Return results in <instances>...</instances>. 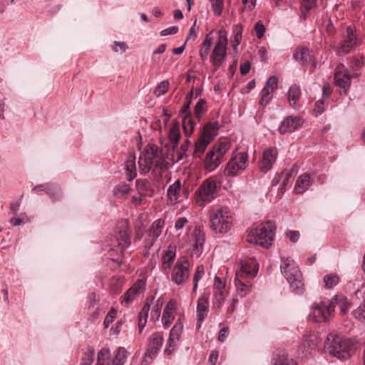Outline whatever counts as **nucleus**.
Here are the masks:
<instances>
[{
  "label": "nucleus",
  "instance_id": "f257e3e1",
  "mask_svg": "<svg viewBox=\"0 0 365 365\" xmlns=\"http://www.w3.org/2000/svg\"><path fill=\"white\" fill-rule=\"evenodd\" d=\"M108 258L115 263L112 268L116 269L123 262L124 252L130 245L129 221L122 219L118 222L114 234L108 237Z\"/></svg>",
  "mask_w": 365,
  "mask_h": 365
},
{
  "label": "nucleus",
  "instance_id": "f03ea898",
  "mask_svg": "<svg viewBox=\"0 0 365 365\" xmlns=\"http://www.w3.org/2000/svg\"><path fill=\"white\" fill-rule=\"evenodd\" d=\"M324 349L331 356L339 359H349L354 353L356 346L354 342L336 333H329L324 343Z\"/></svg>",
  "mask_w": 365,
  "mask_h": 365
},
{
  "label": "nucleus",
  "instance_id": "7ed1b4c3",
  "mask_svg": "<svg viewBox=\"0 0 365 365\" xmlns=\"http://www.w3.org/2000/svg\"><path fill=\"white\" fill-rule=\"evenodd\" d=\"M280 269L289 284L292 291L297 294L302 293L304 291L302 274L294 260L287 257H282Z\"/></svg>",
  "mask_w": 365,
  "mask_h": 365
},
{
  "label": "nucleus",
  "instance_id": "20e7f679",
  "mask_svg": "<svg viewBox=\"0 0 365 365\" xmlns=\"http://www.w3.org/2000/svg\"><path fill=\"white\" fill-rule=\"evenodd\" d=\"M276 225L272 220H267L252 230L248 235L247 242L269 248L274 240Z\"/></svg>",
  "mask_w": 365,
  "mask_h": 365
},
{
  "label": "nucleus",
  "instance_id": "39448f33",
  "mask_svg": "<svg viewBox=\"0 0 365 365\" xmlns=\"http://www.w3.org/2000/svg\"><path fill=\"white\" fill-rule=\"evenodd\" d=\"M219 185L213 178L206 179L195 192L197 202L202 205L210 202L215 197Z\"/></svg>",
  "mask_w": 365,
  "mask_h": 365
},
{
  "label": "nucleus",
  "instance_id": "423d86ee",
  "mask_svg": "<svg viewBox=\"0 0 365 365\" xmlns=\"http://www.w3.org/2000/svg\"><path fill=\"white\" fill-rule=\"evenodd\" d=\"M227 31L221 29L219 31L218 39L212 51L210 61L215 69L220 68L227 56Z\"/></svg>",
  "mask_w": 365,
  "mask_h": 365
},
{
  "label": "nucleus",
  "instance_id": "0eeeda50",
  "mask_svg": "<svg viewBox=\"0 0 365 365\" xmlns=\"http://www.w3.org/2000/svg\"><path fill=\"white\" fill-rule=\"evenodd\" d=\"M359 44V40L356 36V31L351 27L348 26L343 40L336 48L337 56L348 54Z\"/></svg>",
  "mask_w": 365,
  "mask_h": 365
},
{
  "label": "nucleus",
  "instance_id": "6e6552de",
  "mask_svg": "<svg viewBox=\"0 0 365 365\" xmlns=\"http://www.w3.org/2000/svg\"><path fill=\"white\" fill-rule=\"evenodd\" d=\"M210 222V227L215 232L226 233L232 226V218L227 212L218 210L211 216Z\"/></svg>",
  "mask_w": 365,
  "mask_h": 365
},
{
  "label": "nucleus",
  "instance_id": "1a4fd4ad",
  "mask_svg": "<svg viewBox=\"0 0 365 365\" xmlns=\"http://www.w3.org/2000/svg\"><path fill=\"white\" fill-rule=\"evenodd\" d=\"M163 342V334L160 332L153 333L149 338L148 349L141 361V365H148L157 355Z\"/></svg>",
  "mask_w": 365,
  "mask_h": 365
},
{
  "label": "nucleus",
  "instance_id": "9d476101",
  "mask_svg": "<svg viewBox=\"0 0 365 365\" xmlns=\"http://www.w3.org/2000/svg\"><path fill=\"white\" fill-rule=\"evenodd\" d=\"M190 276V263L186 257L179 259L173 269L171 274L172 281L180 285L183 284Z\"/></svg>",
  "mask_w": 365,
  "mask_h": 365
},
{
  "label": "nucleus",
  "instance_id": "9b49d317",
  "mask_svg": "<svg viewBox=\"0 0 365 365\" xmlns=\"http://www.w3.org/2000/svg\"><path fill=\"white\" fill-rule=\"evenodd\" d=\"M247 154L239 153L231 158L227 163L224 173L225 175L235 177L238 175L246 168Z\"/></svg>",
  "mask_w": 365,
  "mask_h": 365
},
{
  "label": "nucleus",
  "instance_id": "f8f14e48",
  "mask_svg": "<svg viewBox=\"0 0 365 365\" xmlns=\"http://www.w3.org/2000/svg\"><path fill=\"white\" fill-rule=\"evenodd\" d=\"M125 352L126 350L124 348L120 347L118 349L115 357L110 359L109 357L110 351L103 348L98 354L96 365H122L123 363V358L125 357L124 353Z\"/></svg>",
  "mask_w": 365,
  "mask_h": 365
},
{
  "label": "nucleus",
  "instance_id": "ddd939ff",
  "mask_svg": "<svg viewBox=\"0 0 365 365\" xmlns=\"http://www.w3.org/2000/svg\"><path fill=\"white\" fill-rule=\"evenodd\" d=\"M328 304L329 303L325 301H322L319 304H313L312 313L308 315L309 320H312L317 323L329 322L334 315L328 314Z\"/></svg>",
  "mask_w": 365,
  "mask_h": 365
},
{
  "label": "nucleus",
  "instance_id": "4468645a",
  "mask_svg": "<svg viewBox=\"0 0 365 365\" xmlns=\"http://www.w3.org/2000/svg\"><path fill=\"white\" fill-rule=\"evenodd\" d=\"M303 123L304 120L301 117L289 115L281 122L278 131L282 135L292 133L301 128Z\"/></svg>",
  "mask_w": 365,
  "mask_h": 365
},
{
  "label": "nucleus",
  "instance_id": "2eb2a0df",
  "mask_svg": "<svg viewBox=\"0 0 365 365\" xmlns=\"http://www.w3.org/2000/svg\"><path fill=\"white\" fill-rule=\"evenodd\" d=\"M277 149L274 147H269L263 151L262 158L259 163V170L266 173L272 169L273 164L277 158Z\"/></svg>",
  "mask_w": 365,
  "mask_h": 365
},
{
  "label": "nucleus",
  "instance_id": "dca6fc26",
  "mask_svg": "<svg viewBox=\"0 0 365 365\" xmlns=\"http://www.w3.org/2000/svg\"><path fill=\"white\" fill-rule=\"evenodd\" d=\"M334 79L336 86L343 88L346 94L350 88L351 79L349 71L345 68L344 65L340 64L336 68Z\"/></svg>",
  "mask_w": 365,
  "mask_h": 365
},
{
  "label": "nucleus",
  "instance_id": "f3484780",
  "mask_svg": "<svg viewBox=\"0 0 365 365\" xmlns=\"http://www.w3.org/2000/svg\"><path fill=\"white\" fill-rule=\"evenodd\" d=\"M145 280L143 279H138L123 294L122 304L124 305L130 304L140 292L145 289Z\"/></svg>",
  "mask_w": 365,
  "mask_h": 365
},
{
  "label": "nucleus",
  "instance_id": "a211bd4d",
  "mask_svg": "<svg viewBox=\"0 0 365 365\" xmlns=\"http://www.w3.org/2000/svg\"><path fill=\"white\" fill-rule=\"evenodd\" d=\"M336 306H339L341 312L344 314L350 307V303L347 298L343 295H335L331 298L327 307V312L329 314H334Z\"/></svg>",
  "mask_w": 365,
  "mask_h": 365
},
{
  "label": "nucleus",
  "instance_id": "6ab92c4d",
  "mask_svg": "<svg viewBox=\"0 0 365 365\" xmlns=\"http://www.w3.org/2000/svg\"><path fill=\"white\" fill-rule=\"evenodd\" d=\"M208 298L207 295L204 294L198 299L197 305V328L200 329L202 322L207 314L208 312Z\"/></svg>",
  "mask_w": 365,
  "mask_h": 365
},
{
  "label": "nucleus",
  "instance_id": "aec40b11",
  "mask_svg": "<svg viewBox=\"0 0 365 365\" xmlns=\"http://www.w3.org/2000/svg\"><path fill=\"white\" fill-rule=\"evenodd\" d=\"M176 256L175 246L170 245L168 249L164 252L162 256V269L165 273H168L175 261Z\"/></svg>",
  "mask_w": 365,
  "mask_h": 365
},
{
  "label": "nucleus",
  "instance_id": "412c9836",
  "mask_svg": "<svg viewBox=\"0 0 365 365\" xmlns=\"http://www.w3.org/2000/svg\"><path fill=\"white\" fill-rule=\"evenodd\" d=\"M222 159L212 150H209L204 160V167L207 171L215 170L222 162Z\"/></svg>",
  "mask_w": 365,
  "mask_h": 365
},
{
  "label": "nucleus",
  "instance_id": "4be33fe9",
  "mask_svg": "<svg viewBox=\"0 0 365 365\" xmlns=\"http://www.w3.org/2000/svg\"><path fill=\"white\" fill-rule=\"evenodd\" d=\"M153 299L154 297H152L150 299L147 298L145 299L143 307H142L140 312L138 314V329L140 334L142 333L143 329L146 325L148 313L150 309V303L153 301Z\"/></svg>",
  "mask_w": 365,
  "mask_h": 365
},
{
  "label": "nucleus",
  "instance_id": "5701e85b",
  "mask_svg": "<svg viewBox=\"0 0 365 365\" xmlns=\"http://www.w3.org/2000/svg\"><path fill=\"white\" fill-rule=\"evenodd\" d=\"M220 125L217 121L208 122L205 124L201 135L212 141L219 132Z\"/></svg>",
  "mask_w": 365,
  "mask_h": 365
},
{
  "label": "nucleus",
  "instance_id": "b1692460",
  "mask_svg": "<svg viewBox=\"0 0 365 365\" xmlns=\"http://www.w3.org/2000/svg\"><path fill=\"white\" fill-rule=\"evenodd\" d=\"M242 271L252 278L255 277L258 272V264L255 258H249L241 266Z\"/></svg>",
  "mask_w": 365,
  "mask_h": 365
},
{
  "label": "nucleus",
  "instance_id": "393cba45",
  "mask_svg": "<svg viewBox=\"0 0 365 365\" xmlns=\"http://www.w3.org/2000/svg\"><path fill=\"white\" fill-rule=\"evenodd\" d=\"M312 185V180L308 174L300 175L296 182L294 190L297 194H302Z\"/></svg>",
  "mask_w": 365,
  "mask_h": 365
},
{
  "label": "nucleus",
  "instance_id": "a878e982",
  "mask_svg": "<svg viewBox=\"0 0 365 365\" xmlns=\"http://www.w3.org/2000/svg\"><path fill=\"white\" fill-rule=\"evenodd\" d=\"M301 98L300 86L297 84L292 85L288 91V102L290 106L296 108L298 106V103Z\"/></svg>",
  "mask_w": 365,
  "mask_h": 365
},
{
  "label": "nucleus",
  "instance_id": "bb28decb",
  "mask_svg": "<svg viewBox=\"0 0 365 365\" xmlns=\"http://www.w3.org/2000/svg\"><path fill=\"white\" fill-rule=\"evenodd\" d=\"M293 58L296 61L301 62L303 66H307L311 62L312 56L309 48L302 47L294 53Z\"/></svg>",
  "mask_w": 365,
  "mask_h": 365
},
{
  "label": "nucleus",
  "instance_id": "cd10ccee",
  "mask_svg": "<svg viewBox=\"0 0 365 365\" xmlns=\"http://www.w3.org/2000/svg\"><path fill=\"white\" fill-rule=\"evenodd\" d=\"M135 187L141 196H150L153 194V190L150 187V182L145 179H138L135 180Z\"/></svg>",
  "mask_w": 365,
  "mask_h": 365
},
{
  "label": "nucleus",
  "instance_id": "c85d7f7f",
  "mask_svg": "<svg viewBox=\"0 0 365 365\" xmlns=\"http://www.w3.org/2000/svg\"><path fill=\"white\" fill-rule=\"evenodd\" d=\"M192 113H188L182 117V129L186 137H190L195 128L196 121Z\"/></svg>",
  "mask_w": 365,
  "mask_h": 365
},
{
  "label": "nucleus",
  "instance_id": "c756f323",
  "mask_svg": "<svg viewBox=\"0 0 365 365\" xmlns=\"http://www.w3.org/2000/svg\"><path fill=\"white\" fill-rule=\"evenodd\" d=\"M46 193L53 202L58 201L63 197V190L61 187L53 182H48Z\"/></svg>",
  "mask_w": 365,
  "mask_h": 365
},
{
  "label": "nucleus",
  "instance_id": "7c9ffc66",
  "mask_svg": "<svg viewBox=\"0 0 365 365\" xmlns=\"http://www.w3.org/2000/svg\"><path fill=\"white\" fill-rule=\"evenodd\" d=\"M230 143L227 139H220L211 149L222 160L225 154L229 150Z\"/></svg>",
  "mask_w": 365,
  "mask_h": 365
},
{
  "label": "nucleus",
  "instance_id": "2f4dec72",
  "mask_svg": "<svg viewBox=\"0 0 365 365\" xmlns=\"http://www.w3.org/2000/svg\"><path fill=\"white\" fill-rule=\"evenodd\" d=\"M164 225V221L159 219L154 221L148 231V237L156 241L162 233V229Z\"/></svg>",
  "mask_w": 365,
  "mask_h": 365
},
{
  "label": "nucleus",
  "instance_id": "473e14b6",
  "mask_svg": "<svg viewBox=\"0 0 365 365\" xmlns=\"http://www.w3.org/2000/svg\"><path fill=\"white\" fill-rule=\"evenodd\" d=\"M273 360L274 365H295L294 360L289 358L284 351H278Z\"/></svg>",
  "mask_w": 365,
  "mask_h": 365
},
{
  "label": "nucleus",
  "instance_id": "72a5a7b5",
  "mask_svg": "<svg viewBox=\"0 0 365 365\" xmlns=\"http://www.w3.org/2000/svg\"><path fill=\"white\" fill-rule=\"evenodd\" d=\"M317 6V2L312 1H302L300 10V20L302 21H305L307 19V15L309 12Z\"/></svg>",
  "mask_w": 365,
  "mask_h": 365
},
{
  "label": "nucleus",
  "instance_id": "f704fd0d",
  "mask_svg": "<svg viewBox=\"0 0 365 365\" xmlns=\"http://www.w3.org/2000/svg\"><path fill=\"white\" fill-rule=\"evenodd\" d=\"M180 187L181 184L180 180H177L173 184L169 186L167 191V195L171 201H176L178 199Z\"/></svg>",
  "mask_w": 365,
  "mask_h": 365
},
{
  "label": "nucleus",
  "instance_id": "c9c22d12",
  "mask_svg": "<svg viewBox=\"0 0 365 365\" xmlns=\"http://www.w3.org/2000/svg\"><path fill=\"white\" fill-rule=\"evenodd\" d=\"M183 324L179 319L175 324L174 327L171 329L169 339L170 341H178L180 339L182 332Z\"/></svg>",
  "mask_w": 365,
  "mask_h": 365
},
{
  "label": "nucleus",
  "instance_id": "e433bc0d",
  "mask_svg": "<svg viewBox=\"0 0 365 365\" xmlns=\"http://www.w3.org/2000/svg\"><path fill=\"white\" fill-rule=\"evenodd\" d=\"M232 32L234 35V43L232 47L234 50H237L242 41L243 32L242 25L241 24H235L232 26Z\"/></svg>",
  "mask_w": 365,
  "mask_h": 365
},
{
  "label": "nucleus",
  "instance_id": "4c0bfd02",
  "mask_svg": "<svg viewBox=\"0 0 365 365\" xmlns=\"http://www.w3.org/2000/svg\"><path fill=\"white\" fill-rule=\"evenodd\" d=\"M163 304L164 300L162 297L156 300L150 313V320L155 322L159 319Z\"/></svg>",
  "mask_w": 365,
  "mask_h": 365
},
{
  "label": "nucleus",
  "instance_id": "58836bf2",
  "mask_svg": "<svg viewBox=\"0 0 365 365\" xmlns=\"http://www.w3.org/2000/svg\"><path fill=\"white\" fill-rule=\"evenodd\" d=\"M206 101L204 98H200L198 102L195 104L194 108V115L197 122L200 120L202 114L207 111Z\"/></svg>",
  "mask_w": 365,
  "mask_h": 365
},
{
  "label": "nucleus",
  "instance_id": "ea45409f",
  "mask_svg": "<svg viewBox=\"0 0 365 365\" xmlns=\"http://www.w3.org/2000/svg\"><path fill=\"white\" fill-rule=\"evenodd\" d=\"M323 282L326 289H332L339 283V277L336 274H328L324 277Z\"/></svg>",
  "mask_w": 365,
  "mask_h": 365
},
{
  "label": "nucleus",
  "instance_id": "a19ab883",
  "mask_svg": "<svg viewBox=\"0 0 365 365\" xmlns=\"http://www.w3.org/2000/svg\"><path fill=\"white\" fill-rule=\"evenodd\" d=\"M130 190V187L128 184L120 182L113 189V195L118 197H123L125 195L128 194Z\"/></svg>",
  "mask_w": 365,
  "mask_h": 365
},
{
  "label": "nucleus",
  "instance_id": "79ce46f5",
  "mask_svg": "<svg viewBox=\"0 0 365 365\" xmlns=\"http://www.w3.org/2000/svg\"><path fill=\"white\" fill-rule=\"evenodd\" d=\"M150 151L148 152V159L149 160V162L164 157L163 149L161 148L153 145L150 147Z\"/></svg>",
  "mask_w": 365,
  "mask_h": 365
},
{
  "label": "nucleus",
  "instance_id": "37998d69",
  "mask_svg": "<svg viewBox=\"0 0 365 365\" xmlns=\"http://www.w3.org/2000/svg\"><path fill=\"white\" fill-rule=\"evenodd\" d=\"M169 140L174 144L173 148L178 145L180 139V133L178 125H174L170 129L169 132Z\"/></svg>",
  "mask_w": 365,
  "mask_h": 365
},
{
  "label": "nucleus",
  "instance_id": "c03bdc74",
  "mask_svg": "<svg viewBox=\"0 0 365 365\" xmlns=\"http://www.w3.org/2000/svg\"><path fill=\"white\" fill-rule=\"evenodd\" d=\"M126 172H136L135 155L134 152H130L125 162Z\"/></svg>",
  "mask_w": 365,
  "mask_h": 365
},
{
  "label": "nucleus",
  "instance_id": "a18cd8bd",
  "mask_svg": "<svg viewBox=\"0 0 365 365\" xmlns=\"http://www.w3.org/2000/svg\"><path fill=\"white\" fill-rule=\"evenodd\" d=\"M319 341L320 340L319 339L317 335L313 333L306 336L304 344V346H307L310 350H312L315 349Z\"/></svg>",
  "mask_w": 365,
  "mask_h": 365
},
{
  "label": "nucleus",
  "instance_id": "49530a36",
  "mask_svg": "<svg viewBox=\"0 0 365 365\" xmlns=\"http://www.w3.org/2000/svg\"><path fill=\"white\" fill-rule=\"evenodd\" d=\"M94 349L91 346L86 348L83 354L81 361L83 365H91L93 361Z\"/></svg>",
  "mask_w": 365,
  "mask_h": 365
},
{
  "label": "nucleus",
  "instance_id": "de8ad7c7",
  "mask_svg": "<svg viewBox=\"0 0 365 365\" xmlns=\"http://www.w3.org/2000/svg\"><path fill=\"white\" fill-rule=\"evenodd\" d=\"M169 86V81L168 80H164L157 85L154 89L153 93L158 97L160 96L168 91Z\"/></svg>",
  "mask_w": 365,
  "mask_h": 365
},
{
  "label": "nucleus",
  "instance_id": "09e8293b",
  "mask_svg": "<svg viewBox=\"0 0 365 365\" xmlns=\"http://www.w3.org/2000/svg\"><path fill=\"white\" fill-rule=\"evenodd\" d=\"M204 274H205L204 267L202 265L197 266L195 269L194 276H193V288H192L193 292L196 291V289L197 288V285H198V282L202 278Z\"/></svg>",
  "mask_w": 365,
  "mask_h": 365
},
{
  "label": "nucleus",
  "instance_id": "8fccbe9b",
  "mask_svg": "<svg viewBox=\"0 0 365 365\" xmlns=\"http://www.w3.org/2000/svg\"><path fill=\"white\" fill-rule=\"evenodd\" d=\"M210 142V140H207L200 135L198 141L195 145V151L196 153H203Z\"/></svg>",
  "mask_w": 365,
  "mask_h": 365
},
{
  "label": "nucleus",
  "instance_id": "3c124183",
  "mask_svg": "<svg viewBox=\"0 0 365 365\" xmlns=\"http://www.w3.org/2000/svg\"><path fill=\"white\" fill-rule=\"evenodd\" d=\"M211 3L212 10L215 15L220 16L222 14L224 0H209Z\"/></svg>",
  "mask_w": 365,
  "mask_h": 365
},
{
  "label": "nucleus",
  "instance_id": "603ef678",
  "mask_svg": "<svg viewBox=\"0 0 365 365\" xmlns=\"http://www.w3.org/2000/svg\"><path fill=\"white\" fill-rule=\"evenodd\" d=\"M277 78L274 76H270L267 81L266 85L262 90H267L269 93H271L277 88Z\"/></svg>",
  "mask_w": 365,
  "mask_h": 365
},
{
  "label": "nucleus",
  "instance_id": "864d4df0",
  "mask_svg": "<svg viewBox=\"0 0 365 365\" xmlns=\"http://www.w3.org/2000/svg\"><path fill=\"white\" fill-rule=\"evenodd\" d=\"M204 233L201 231H199L195 235V242L194 245V250H197V252L200 251V249L202 248L204 242H205V237Z\"/></svg>",
  "mask_w": 365,
  "mask_h": 365
},
{
  "label": "nucleus",
  "instance_id": "5fc2aeb1",
  "mask_svg": "<svg viewBox=\"0 0 365 365\" xmlns=\"http://www.w3.org/2000/svg\"><path fill=\"white\" fill-rule=\"evenodd\" d=\"M226 297V294L224 290L215 291V305H216L218 308H220Z\"/></svg>",
  "mask_w": 365,
  "mask_h": 365
},
{
  "label": "nucleus",
  "instance_id": "6e6d98bb",
  "mask_svg": "<svg viewBox=\"0 0 365 365\" xmlns=\"http://www.w3.org/2000/svg\"><path fill=\"white\" fill-rule=\"evenodd\" d=\"M174 319L175 317L173 312L163 311L162 322L165 327H169L173 323Z\"/></svg>",
  "mask_w": 365,
  "mask_h": 365
},
{
  "label": "nucleus",
  "instance_id": "4d7b16f0",
  "mask_svg": "<svg viewBox=\"0 0 365 365\" xmlns=\"http://www.w3.org/2000/svg\"><path fill=\"white\" fill-rule=\"evenodd\" d=\"M115 317H116V311L113 308H112L108 312V313L107 314V315L104 319V322H103L104 327L108 328L109 327V325L111 323H113Z\"/></svg>",
  "mask_w": 365,
  "mask_h": 365
},
{
  "label": "nucleus",
  "instance_id": "13d9d810",
  "mask_svg": "<svg viewBox=\"0 0 365 365\" xmlns=\"http://www.w3.org/2000/svg\"><path fill=\"white\" fill-rule=\"evenodd\" d=\"M149 164L154 165L156 168L160 170H164L166 168L167 162L165 160V157H162L158 159H155L153 161L149 162Z\"/></svg>",
  "mask_w": 365,
  "mask_h": 365
},
{
  "label": "nucleus",
  "instance_id": "bf43d9fd",
  "mask_svg": "<svg viewBox=\"0 0 365 365\" xmlns=\"http://www.w3.org/2000/svg\"><path fill=\"white\" fill-rule=\"evenodd\" d=\"M255 31L256 32L257 37L262 38L265 32V27L262 21H258L255 25Z\"/></svg>",
  "mask_w": 365,
  "mask_h": 365
},
{
  "label": "nucleus",
  "instance_id": "052dcab7",
  "mask_svg": "<svg viewBox=\"0 0 365 365\" xmlns=\"http://www.w3.org/2000/svg\"><path fill=\"white\" fill-rule=\"evenodd\" d=\"M270 93L267 90H262L261 91V98L259 101V104L262 106L265 107L269 102L270 97H269V95Z\"/></svg>",
  "mask_w": 365,
  "mask_h": 365
},
{
  "label": "nucleus",
  "instance_id": "680f3d73",
  "mask_svg": "<svg viewBox=\"0 0 365 365\" xmlns=\"http://www.w3.org/2000/svg\"><path fill=\"white\" fill-rule=\"evenodd\" d=\"M281 179H282V186L287 187V185L289 182L290 178L292 177V173L290 171H287V170H284L280 173Z\"/></svg>",
  "mask_w": 365,
  "mask_h": 365
},
{
  "label": "nucleus",
  "instance_id": "e2e57ef3",
  "mask_svg": "<svg viewBox=\"0 0 365 365\" xmlns=\"http://www.w3.org/2000/svg\"><path fill=\"white\" fill-rule=\"evenodd\" d=\"M99 301V297L95 292H91L88 297V308L93 307L95 304Z\"/></svg>",
  "mask_w": 365,
  "mask_h": 365
},
{
  "label": "nucleus",
  "instance_id": "0e129e2a",
  "mask_svg": "<svg viewBox=\"0 0 365 365\" xmlns=\"http://www.w3.org/2000/svg\"><path fill=\"white\" fill-rule=\"evenodd\" d=\"M286 236L292 242L294 243L299 240V232L298 231L288 230L286 232Z\"/></svg>",
  "mask_w": 365,
  "mask_h": 365
},
{
  "label": "nucleus",
  "instance_id": "69168bd1",
  "mask_svg": "<svg viewBox=\"0 0 365 365\" xmlns=\"http://www.w3.org/2000/svg\"><path fill=\"white\" fill-rule=\"evenodd\" d=\"M235 284L237 286V292L238 293L242 296H245L247 293L245 292V289H247V285L241 282L240 280H238V282H237V281H235Z\"/></svg>",
  "mask_w": 365,
  "mask_h": 365
},
{
  "label": "nucleus",
  "instance_id": "338daca9",
  "mask_svg": "<svg viewBox=\"0 0 365 365\" xmlns=\"http://www.w3.org/2000/svg\"><path fill=\"white\" fill-rule=\"evenodd\" d=\"M191 104V101H184L183 105L180 110V113L184 115H187L188 113H192V112L189 110L190 106Z\"/></svg>",
  "mask_w": 365,
  "mask_h": 365
},
{
  "label": "nucleus",
  "instance_id": "774afa93",
  "mask_svg": "<svg viewBox=\"0 0 365 365\" xmlns=\"http://www.w3.org/2000/svg\"><path fill=\"white\" fill-rule=\"evenodd\" d=\"M225 287V283L222 282L220 277H215L214 282V289L216 291L224 290Z\"/></svg>",
  "mask_w": 365,
  "mask_h": 365
}]
</instances>
